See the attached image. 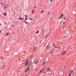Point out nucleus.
I'll list each match as a JSON object with an SVG mask.
<instances>
[{
    "label": "nucleus",
    "instance_id": "41",
    "mask_svg": "<svg viewBox=\"0 0 76 76\" xmlns=\"http://www.w3.org/2000/svg\"><path fill=\"white\" fill-rule=\"evenodd\" d=\"M5 25H6V23H5Z\"/></svg>",
    "mask_w": 76,
    "mask_h": 76
},
{
    "label": "nucleus",
    "instance_id": "10",
    "mask_svg": "<svg viewBox=\"0 0 76 76\" xmlns=\"http://www.w3.org/2000/svg\"><path fill=\"white\" fill-rule=\"evenodd\" d=\"M71 74L72 73H71V72H70V73L69 74V76H71Z\"/></svg>",
    "mask_w": 76,
    "mask_h": 76
},
{
    "label": "nucleus",
    "instance_id": "28",
    "mask_svg": "<svg viewBox=\"0 0 76 76\" xmlns=\"http://www.w3.org/2000/svg\"><path fill=\"white\" fill-rule=\"evenodd\" d=\"M50 13V12H49L48 13V15H49Z\"/></svg>",
    "mask_w": 76,
    "mask_h": 76
},
{
    "label": "nucleus",
    "instance_id": "8",
    "mask_svg": "<svg viewBox=\"0 0 76 76\" xmlns=\"http://www.w3.org/2000/svg\"><path fill=\"white\" fill-rule=\"evenodd\" d=\"M10 34V33H7L6 34V35H9Z\"/></svg>",
    "mask_w": 76,
    "mask_h": 76
},
{
    "label": "nucleus",
    "instance_id": "22",
    "mask_svg": "<svg viewBox=\"0 0 76 76\" xmlns=\"http://www.w3.org/2000/svg\"><path fill=\"white\" fill-rule=\"evenodd\" d=\"M73 70H72L71 71V73H73Z\"/></svg>",
    "mask_w": 76,
    "mask_h": 76
},
{
    "label": "nucleus",
    "instance_id": "39",
    "mask_svg": "<svg viewBox=\"0 0 76 76\" xmlns=\"http://www.w3.org/2000/svg\"><path fill=\"white\" fill-rule=\"evenodd\" d=\"M35 8H36V6H35V7H34V9H35Z\"/></svg>",
    "mask_w": 76,
    "mask_h": 76
},
{
    "label": "nucleus",
    "instance_id": "25",
    "mask_svg": "<svg viewBox=\"0 0 76 76\" xmlns=\"http://www.w3.org/2000/svg\"><path fill=\"white\" fill-rule=\"evenodd\" d=\"M44 12V11L43 10H42L41 12V13H43Z\"/></svg>",
    "mask_w": 76,
    "mask_h": 76
},
{
    "label": "nucleus",
    "instance_id": "38",
    "mask_svg": "<svg viewBox=\"0 0 76 76\" xmlns=\"http://www.w3.org/2000/svg\"><path fill=\"white\" fill-rule=\"evenodd\" d=\"M64 23H65V22H64L63 23V24H64Z\"/></svg>",
    "mask_w": 76,
    "mask_h": 76
},
{
    "label": "nucleus",
    "instance_id": "19",
    "mask_svg": "<svg viewBox=\"0 0 76 76\" xmlns=\"http://www.w3.org/2000/svg\"><path fill=\"white\" fill-rule=\"evenodd\" d=\"M53 45L54 47H55H55H55V44H53Z\"/></svg>",
    "mask_w": 76,
    "mask_h": 76
},
{
    "label": "nucleus",
    "instance_id": "11",
    "mask_svg": "<svg viewBox=\"0 0 76 76\" xmlns=\"http://www.w3.org/2000/svg\"><path fill=\"white\" fill-rule=\"evenodd\" d=\"M55 48H58L59 49H60V47L58 46V47H55Z\"/></svg>",
    "mask_w": 76,
    "mask_h": 76
},
{
    "label": "nucleus",
    "instance_id": "27",
    "mask_svg": "<svg viewBox=\"0 0 76 76\" xmlns=\"http://www.w3.org/2000/svg\"><path fill=\"white\" fill-rule=\"evenodd\" d=\"M28 71V70H27V69H26V70H25V72H27V71Z\"/></svg>",
    "mask_w": 76,
    "mask_h": 76
},
{
    "label": "nucleus",
    "instance_id": "16",
    "mask_svg": "<svg viewBox=\"0 0 76 76\" xmlns=\"http://www.w3.org/2000/svg\"><path fill=\"white\" fill-rule=\"evenodd\" d=\"M31 66V64H28V67H29V66Z\"/></svg>",
    "mask_w": 76,
    "mask_h": 76
},
{
    "label": "nucleus",
    "instance_id": "4",
    "mask_svg": "<svg viewBox=\"0 0 76 76\" xmlns=\"http://www.w3.org/2000/svg\"><path fill=\"white\" fill-rule=\"evenodd\" d=\"M28 61H26V66H27V65H28Z\"/></svg>",
    "mask_w": 76,
    "mask_h": 76
},
{
    "label": "nucleus",
    "instance_id": "14",
    "mask_svg": "<svg viewBox=\"0 0 76 76\" xmlns=\"http://www.w3.org/2000/svg\"><path fill=\"white\" fill-rule=\"evenodd\" d=\"M1 60H3V57L2 56L1 58Z\"/></svg>",
    "mask_w": 76,
    "mask_h": 76
},
{
    "label": "nucleus",
    "instance_id": "3",
    "mask_svg": "<svg viewBox=\"0 0 76 76\" xmlns=\"http://www.w3.org/2000/svg\"><path fill=\"white\" fill-rule=\"evenodd\" d=\"M45 69V67H44L40 71V72L41 73V72H43L44 69Z\"/></svg>",
    "mask_w": 76,
    "mask_h": 76
},
{
    "label": "nucleus",
    "instance_id": "43",
    "mask_svg": "<svg viewBox=\"0 0 76 76\" xmlns=\"http://www.w3.org/2000/svg\"><path fill=\"white\" fill-rule=\"evenodd\" d=\"M0 25H1V24H0Z\"/></svg>",
    "mask_w": 76,
    "mask_h": 76
},
{
    "label": "nucleus",
    "instance_id": "45",
    "mask_svg": "<svg viewBox=\"0 0 76 76\" xmlns=\"http://www.w3.org/2000/svg\"><path fill=\"white\" fill-rule=\"evenodd\" d=\"M47 47H48V46H47Z\"/></svg>",
    "mask_w": 76,
    "mask_h": 76
},
{
    "label": "nucleus",
    "instance_id": "42",
    "mask_svg": "<svg viewBox=\"0 0 76 76\" xmlns=\"http://www.w3.org/2000/svg\"><path fill=\"white\" fill-rule=\"evenodd\" d=\"M30 60H31V58H30Z\"/></svg>",
    "mask_w": 76,
    "mask_h": 76
},
{
    "label": "nucleus",
    "instance_id": "6",
    "mask_svg": "<svg viewBox=\"0 0 76 76\" xmlns=\"http://www.w3.org/2000/svg\"><path fill=\"white\" fill-rule=\"evenodd\" d=\"M66 53V51H64L62 54V55H64L65 54V53Z\"/></svg>",
    "mask_w": 76,
    "mask_h": 76
},
{
    "label": "nucleus",
    "instance_id": "47",
    "mask_svg": "<svg viewBox=\"0 0 76 76\" xmlns=\"http://www.w3.org/2000/svg\"><path fill=\"white\" fill-rule=\"evenodd\" d=\"M37 76H39L38 75H37Z\"/></svg>",
    "mask_w": 76,
    "mask_h": 76
},
{
    "label": "nucleus",
    "instance_id": "5",
    "mask_svg": "<svg viewBox=\"0 0 76 76\" xmlns=\"http://www.w3.org/2000/svg\"><path fill=\"white\" fill-rule=\"evenodd\" d=\"M19 20H23V19H24V18H19Z\"/></svg>",
    "mask_w": 76,
    "mask_h": 76
},
{
    "label": "nucleus",
    "instance_id": "40",
    "mask_svg": "<svg viewBox=\"0 0 76 76\" xmlns=\"http://www.w3.org/2000/svg\"><path fill=\"white\" fill-rule=\"evenodd\" d=\"M5 66V65H4V66H3V67H4Z\"/></svg>",
    "mask_w": 76,
    "mask_h": 76
},
{
    "label": "nucleus",
    "instance_id": "2",
    "mask_svg": "<svg viewBox=\"0 0 76 76\" xmlns=\"http://www.w3.org/2000/svg\"><path fill=\"white\" fill-rule=\"evenodd\" d=\"M63 13H62L61 14V16H60L59 17L58 19H61V18H62V17H63Z\"/></svg>",
    "mask_w": 76,
    "mask_h": 76
},
{
    "label": "nucleus",
    "instance_id": "7",
    "mask_svg": "<svg viewBox=\"0 0 76 76\" xmlns=\"http://www.w3.org/2000/svg\"><path fill=\"white\" fill-rule=\"evenodd\" d=\"M24 23H25L26 24H28V22L26 21H25Z\"/></svg>",
    "mask_w": 76,
    "mask_h": 76
},
{
    "label": "nucleus",
    "instance_id": "37",
    "mask_svg": "<svg viewBox=\"0 0 76 76\" xmlns=\"http://www.w3.org/2000/svg\"><path fill=\"white\" fill-rule=\"evenodd\" d=\"M4 67L3 66V68H2V70H3V68H4Z\"/></svg>",
    "mask_w": 76,
    "mask_h": 76
},
{
    "label": "nucleus",
    "instance_id": "9",
    "mask_svg": "<svg viewBox=\"0 0 76 76\" xmlns=\"http://www.w3.org/2000/svg\"><path fill=\"white\" fill-rule=\"evenodd\" d=\"M33 58H34V56H33L32 55L31 56V59H32Z\"/></svg>",
    "mask_w": 76,
    "mask_h": 76
},
{
    "label": "nucleus",
    "instance_id": "1",
    "mask_svg": "<svg viewBox=\"0 0 76 76\" xmlns=\"http://www.w3.org/2000/svg\"><path fill=\"white\" fill-rule=\"evenodd\" d=\"M55 49H53L50 52V53L51 54L53 53V51H54Z\"/></svg>",
    "mask_w": 76,
    "mask_h": 76
},
{
    "label": "nucleus",
    "instance_id": "31",
    "mask_svg": "<svg viewBox=\"0 0 76 76\" xmlns=\"http://www.w3.org/2000/svg\"><path fill=\"white\" fill-rule=\"evenodd\" d=\"M36 50V49H34V51H35V50Z\"/></svg>",
    "mask_w": 76,
    "mask_h": 76
},
{
    "label": "nucleus",
    "instance_id": "44",
    "mask_svg": "<svg viewBox=\"0 0 76 76\" xmlns=\"http://www.w3.org/2000/svg\"><path fill=\"white\" fill-rule=\"evenodd\" d=\"M49 45H50V44L49 43Z\"/></svg>",
    "mask_w": 76,
    "mask_h": 76
},
{
    "label": "nucleus",
    "instance_id": "17",
    "mask_svg": "<svg viewBox=\"0 0 76 76\" xmlns=\"http://www.w3.org/2000/svg\"><path fill=\"white\" fill-rule=\"evenodd\" d=\"M34 10L33 9V10L32 12V13L33 14L34 13Z\"/></svg>",
    "mask_w": 76,
    "mask_h": 76
},
{
    "label": "nucleus",
    "instance_id": "26",
    "mask_svg": "<svg viewBox=\"0 0 76 76\" xmlns=\"http://www.w3.org/2000/svg\"><path fill=\"white\" fill-rule=\"evenodd\" d=\"M25 19H26V20H27V19H28V18L27 17H26V18H25Z\"/></svg>",
    "mask_w": 76,
    "mask_h": 76
},
{
    "label": "nucleus",
    "instance_id": "35",
    "mask_svg": "<svg viewBox=\"0 0 76 76\" xmlns=\"http://www.w3.org/2000/svg\"><path fill=\"white\" fill-rule=\"evenodd\" d=\"M6 7H7V6H6L4 7V8H6Z\"/></svg>",
    "mask_w": 76,
    "mask_h": 76
},
{
    "label": "nucleus",
    "instance_id": "36",
    "mask_svg": "<svg viewBox=\"0 0 76 76\" xmlns=\"http://www.w3.org/2000/svg\"><path fill=\"white\" fill-rule=\"evenodd\" d=\"M29 69V68H27V70H28V69Z\"/></svg>",
    "mask_w": 76,
    "mask_h": 76
},
{
    "label": "nucleus",
    "instance_id": "23",
    "mask_svg": "<svg viewBox=\"0 0 76 76\" xmlns=\"http://www.w3.org/2000/svg\"><path fill=\"white\" fill-rule=\"evenodd\" d=\"M50 70V69L49 68L47 69V70Z\"/></svg>",
    "mask_w": 76,
    "mask_h": 76
},
{
    "label": "nucleus",
    "instance_id": "46",
    "mask_svg": "<svg viewBox=\"0 0 76 76\" xmlns=\"http://www.w3.org/2000/svg\"><path fill=\"white\" fill-rule=\"evenodd\" d=\"M65 67H66V66H65Z\"/></svg>",
    "mask_w": 76,
    "mask_h": 76
},
{
    "label": "nucleus",
    "instance_id": "18",
    "mask_svg": "<svg viewBox=\"0 0 76 76\" xmlns=\"http://www.w3.org/2000/svg\"><path fill=\"white\" fill-rule=\"evenodd\" d=\"M30 20H33V18H30Z\"/></svg>",
    "mask_w": 76,
    "mask_h": 76
},
{
    "label": "nucleus",
    "instance_id": "15",
    "mask_svg": "<svg viewBox=\"0 0 76 76\" xmlns=\"http://www.w3.org/2000/svg\"><path fill=\"white\" fill-rule=\"evenodd\" d=\"M3 14L5 16H6V13H3Z\"/></svg>",
    "mask_w": 76,
    "mask_h": 76
},
{
    "label": "nucleus",
    "instance_id": "33",
    "mask_svg": "<svg viewBox=\"0 0 76 76\" xmlns=\"http://www.w3.org/2000/svg\"><path fill=\"white\" fill-rule=\"evenodd\" d=\"M53 1V0H50V2H51V1Z\"/></svg>",
    "mask_w": 76,
    "mask_h": 76
},
{
    "label": "nucleus",
    "instance_id": "20",
    "mask_svg": "<svg viewBox=\"0 0 76 76\" xmlns=\"http://www.w3.org/2000/svg\"><path fill=\"white\" fill-rule=\"evenodd\" d=\"M33 63L32 62H31L30 63V65H31V64H32Z\"/></svg>",
    "mask_w": 76,
    "mask_h": 76
},
{
    "label": "nucleus",
    "instance_id": "24",
    "mask_svg": "<svg viewBox=\"0 0 76 76\" xmlns=\"http://www.w3.org/2000/svg\"><path fill=\"white\" fill-rule=\"evenodd\" d=\"M41 72H40L39 73H38V74L39 75H40V73H41Z\"/></svg>",
    "mask_w": 76,
    "mask_h": 76
},
{
    "label": "nucleus",
    "instance_id": "32",
    "mask_svg": "<svg viewBox=\"0 0 76 76\" xmlns=\"http://www.w3.org/2000/svg\"><path fill=\"white\" fill-rule=\"evenodd\" d=\"M1 30H0V33H1Z\"/></svg>",
    "mask_w": 76,
    "mask_h": 76
},
{
    "label": "nucleus",
    "instance_id": "34",
    "mask_svg": "<svg viewBox=\"0 0 76 76\" xmlns=\"http://www.w3.org/2000/svg\"><path fill=\"white\" fill-rule=\"evenodd\" d=\"M14 34H15V33H13V35H14Z\"/></svg>",
    "mask_w": 76,
    "mask_h": 76
},
{
    "label": "nucleus",
    "instance_id": "21",
    "mask_svg": "<svg viewBox=\"0 0 76 76\" xmlns=\"http://www.w3.org/2000/svg\"><path fill=\"white\" fill-rule=\"evenodd\" d=\"M39 32V31H37L36 32V34H38V33Z\"/></svg>",
    "mask_w": 76,
    "mask_h": 76
},
{
    "label": "nucleus",
    "instance_id": "12",
    "mask_svg": "<svg viewBox=\"0 0 76 76\" xmlns=\"http://www.w3.org/2000/svg\"><path fill=\"white\" fill-rule=\"evenodd\" d=\"M38 63V61H37V62H34V63H35V64H37Z\"/></svg>",
    "mask_w": 76,
    "mask_h": 76
},
{
    "label": "nucleus",
    "instance_id": "13",
    "mask_svg": "<svg viewBox=\"0 0 76 76\" xmlns=\"http://www.w3.org/2000/svg\"><path fill=\"white\" fill-rule=\"evenodd\" d=\"M66 16H64V20H66Z\"/></svg>",
    "mask_w": 76,
    "mask_h": 76
},
{
    "label": "nucleus",
    "instance_id": "29",
    "mask_svg": "<svg viewBox=\"0 0 76 76\" xmlns=\"http://www.w3.org/2000/svg\"><path fill=\"white\" fill-rule=\"evenodd\" d=\"M25 16L26 18H27V15H25Z\"/></svg>",
    "mask_w": 76,
    "mask_h": 76
},
{
    "label": "nucleus",
    "instance_id": "30",
    "mask_svg": "<svg viewBox=\"0 0 76 76\" xmlns=\"http://www.w3.org/2000/svg\"><path fill=\"white\" fill-rule=\"evenodd\" d=\"M48 36V34L45 37V38H47V37Z\"/></svg>",
    "mask_w": 76,
    "mask_h": 76
}]
</instances>
